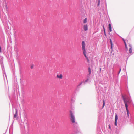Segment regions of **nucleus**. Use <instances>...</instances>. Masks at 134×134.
<instances>
[{
    "label": "nucleus",
    "mask_w": 134,
    "mask_h": 134,
    "mask_svg": "<svg viewBox=\"0 0 134 134\" xmlns=\"http://www.w3.org/2000/svg\"><path fill=\"white\" fill-rule=\"evenodd\" d=\"M74 114V112L73 111L70 110L69 114L70 119L72 123L73 124V125L75 128L74 131L71 134H77L79 133H80V130L78 127V124L76 122H75V118Z\"/></svg>",
    "instance_id": "1"
},
{
    "label": "nucleus",
    "mask_w": 134,
    "mask_h": 134,
    "mask_svg": "<svg viewBox=\"0 0 134 134\" xmlns=\"http://www.w3.org/2000/svg\"><path fill=\"white\" fill-rule=\"evenodd\" d=\"M122 98L124 101L125 104V106L126 110L127 115L128 116H129V111L128 109V103H131V101L129 98L126 95L122 94Z\"/></svg>",
    "instance_id": "2"
},
{
    "label": "nucleus",
    "mask_w": 134,
    "mask_h": 134,
    "mask_svg": "<svg viewBox=\"0 0 134 134\" xmlns=\"http://www.w3.org/2000/svg\"><path fill=\"white\" fill-rule=\"evenodd\" d=\"M82 50L83 51V54H84V56L86 58V59H87V58L88 57H87L86 54V51L85 48V43L84 41H82Z\"/></svg>",
    "instance_id": "3"
},
{
    "label": "nucleus",
    "mask_w": 134,
    "mask_h": 134,
    "mask_svg": "<svg viewBox=\"0 0 134 134\" xmlns=\"http://www.w3.org/2000/svg\"><path fill=\"white\" fill-rule=\"evenodd\" d=\"M89 77L88 75H87L86 79L85 81L83 80L82 81H81V82L79 83L77 86V87L76 88L77 89H78L80 87V86L82 85V84H85L88 82L89 80Z\"/></svg>",
    "instance_id": "4"
},
{
    "label": "nucleus",
    "mask_w": 134,
    "mask_h": 134,
    "mask_svg": "<svg viewBox=\"0 0 134 134\" xmlns=\"http://www.w3.org/2000/svg\"><path fill=\"white\" fill-rule=\"evenodd\" d=\"M118 119V117L117 115L116 114L115 116V126L117 125V121Z\"/></svg>",
    "instance_id": "5"
},
{
    "label": "nucleus",
    "mask_w": 134,
    "mask_h": 134,
    "mask_svg": "<svg viewBox=\"0 0 134 134\" xmlns=\"http://www.w3.org/2000/svg\"><path fill=\"white\" fill-rule=\"evenodd\" d=\"M83 29L85 31H86L88 30V27L87 25H85L84 26Z\"/></svg>",
    "instance_id": "6"
},
{
    "label": "nucleus",
    "mask_w": 134,
    "mask_h": 134,
    "mask_svg": "<svg viewBox=\"0 0 134 134\" xmlns=\"http://www.w3.org/2000/svg\"><path fill=\"white\" fill-rule=\"evenodd\" d=\"M108 29L110 32L112 31V27L111 24L110 23H109L108 24Z\"/></svg>",
    "instance_id": "7"
},
{
    "label": "nucleus",
    "mask_w": 134,
    "mask_h": 134,
    "mask_svg": "<svg viewBox=\"0 0 134 134\" xmlns=\"http://www.w3.org/2000/svg\"><path fill=\"white\" fill-rule=\"evenodd\" d=\"M18 114H17V111L16 109V112L15 114H14V119L15 120V118H17Z\"/></svg>",
    "instance_id": "8"
},
{
    "label": "nucleus",
    "mask_w": 134,
    "mask_h": 134,
    "mask_svg": "<svg viewBox=\"0 0 134 134\" xmlns=\"http://www.w3.org/2000/svg\"><path fill=\"white\" fill-rule=\"evenodd\" d=\"M109 40L111 44V49L113 48V42L111 39L110 38Z\"/></svg>",
    "instance_id": "9"
},
{
    "label": "nucleus",
    "mask_w": 134,
    "mask_h": 134,
    "mask_svg": "<svg viewBox=\"0 0 134 134\" xmlns=\"http://www.w3.org/2000/svg\"><path fill=\"white\" fill-rule=\"evenodd\" d=\"M75 98L74 97H73L71 99V102L72 104L75 101Z\"/></svg>",
    "instance_id": "10"
},
{
    "label": "nucleus",
    "mask_w": 134,
    "mask_h": 134,
    "mask_svg": "<svg viewBox=\"0 0 134 134\" xmlns=\"http://www.w3.org/2000/svg\"><path fill=\"white\" fill-rule=\"evenodd\" d=\"M57 77L60 79H62L63 77L62 75L61 74H60L59 75H57Z\"/></svg>",
    "instance_id": "11"
},
{
    "label": "nucleus",
    "mask_w": 134,
    "mask_h": 134,
    "mask_svg": "<svg viewBox=\"0 0 134 134\" xmlns=\"http://www.w3.org/2000/svg\"><path fill=\"white\" fill-rule=\"evenodd\" d=\"M103 31H104V35L105 36H107V35H106V33L105 30V29L103 25Z\"/></svg>",
    "instance_id": "12"
},
{
    "label": "nucleus",
    "mask_w": 134,
    "mask_h": 134,
    "mask_svg": "<svg viewBox=\"0 0 134 134\" xmlns=\"http://www.w3.org/2000/svg\"><path fill=\"white\" fill-rule=\"evenodd\" d=\"M88 72H89L88 76H89V75L91 74V70L90 67H89L88 68Z\"/></svg>",
    "instance_id": "13"
},
{
    "label": "nucleus",
    "mask_w": 134,
    "mask_h": 134,
    "mask_svg": "<svg viewBox=\"0 0 134 134\" xmlns=\"http://www.w3.org/2000/svg\"><path fill=\"white\" fill-rule=\"evenodd\" d=\"M132 48H130L129 49V53L130 54H131L132 53Z\"/></svg>",
    "instance_id": "14"
},
{
    "label": "nucleus",
    "mask_w": 134,
    "mask_h": 134,
    "mask_svg": "<svg viewBox=\"0 0 134 134\" xmlns=\"http://www.w3.org/2000/svg\"><path fill=\"white\" fill-rule=\"evenodd\" d=\"M97 1L98 3V4H97V6L99 7V6L100 4V0H97Z\"/></svg>",
    "instance_id": "15"
},
{
    "label": "nucleus",
    "mask_w": 134,
    "mask_h": 134,
    "mask_svg": "<svg viewBox=\"0 0 134 134\" xmlns=\"http://www.w3.org/2000/svg\"><path fill=\"white\" fill-rule=\"evenodd\" d=\"M87 18H85L83 20V23H85L87 22Z\"/></svg>",
    "instance_id": "16"
},
{
    "label": "nucleus",
    "mask_w": 134,
    "mask_h": 134,
    "mask_svg": "<svg viewBox=\"0 0 134 134\" xmlns=\"http://www.w3.org/2000/svg\"><path fill=\"white\" fill-rule=\"evenodd\" d=\"M103 106H102V107L103 108L105 105V101L104 100H103Z\"/></svg>",
    "instance_id": "17"
},
{
    "label": "nucleus",
    "mask_w": 134,
    "mask_h": 134,
    "mask_svg": "<svg viewBox=\"0 0 134 134\" xmlns=\"http://www.w3.org/2000/svg\"><path fill=\"white\" fill-rule=\"evenodd\" d=\"M123 41L124 42V44H125V45H127V44L125 41L124 40V39H123Z\"/></svg>",
    "instance_id": "18"
},
{
    "label": "nucleus",
    "mask_w": 134,
    "mask_h": 134,
    "mask_svg": "<svg viewBox=\"0 0 134 134\" xmlns=\"http://www.w3.org/2000/svg\"><path fill=\"white\" fill-rule=\"evenodd\" d=\"M121 68H119V71L118 72V75H119L120 74V71H121Z\"/></svg>",
    "instance_id": "19"
},
{
    "label": "nucleus",
    "mask_w": 134,
    "mask_h": 134,
    "mask_svg": "<svg viewBox=\"0 0 134 134\" xmlns=\"http://www.w3.org/2000/svg\"><path fill=\"white\" fill-rule=\"evenodd\" d=\"M129 47H130V48H132V46L131 44H129Z\"/></svg>",
    "instance_id": "20"
},
{
    "label": "nucleus",
    "mask_w": 134,
    "mask_h": 134,
    "mask_svg": "<svg viewBox=\"0 0 134 134\" xmlns=\"http://www.w3.org/2000/svg\"><path fill=\"white\" fill-rule=\"evenodd\" d=\"M125 47L126 49L127 50H128V47H127V45H125Z\"/></svg>",
    "instance_id": "21"
},
{
    "label": "nucleus",
    "mask_w": 134,
    "mask_h": 134,
    "mask_svg": "<svg viewBox=\"0 0 134 134\" xmlns=\"http://www.w3.org/2000/svg\"><path fill=\"white\" fill-rule=\"evenodd\" d=\"M1 50H2L1 47V46H0V53L1 52V51H2Z\"/></svg>",
    "instance_id": "22"
},
{
    "label": "nucleus",
    "mask_w": 134,
    "mask_h": 134,
    "mask_svg": "<svg viewBox=\"0 0 134 134\" xmlns=\"http://www.w3.org/2000/svg\"><path fill=\"white\" fill-rule=\"evenodd\" d=\"M33 68V66H31V69H32Z\"/></svg>",
    "instance_id": "23"
},
{
    "label": "nucleus",
    "mask_w": 134,
    "mask_h": 134,
    "mask_svg": "<svg viewBox=\"0 0 134 134\" xmlns=\"http://www.w3.org/2000/svg\"><path fill=\"white\" fill-rule=\"evenodd\" d=\"M87 60V62H88L89 61V59L88 58H87V59H86Z\"/></svg>",
    "instance_id": "24"
},
{
    "label": "nucleus",
    "mask_w": 134,
    "mask_h": 134,
    "mask_svg": "<svg viewBox=\"0 0 134 134\" xmlns=\"http://www.w3.org/2000/svg\"><path fill=\"white\" fill-rule=\"evenodd\" d=\"M109 128L110 129H111V127L110 125H109Z\"/></svg>",
    "instance_id": "25"
},
{
    "label": "nucleus",
    "mask_w": 134,
    "mask_h": 134,
    "mask_svg": "<svg viewBox=\"0 0 134 134\" xmlns=\"http://www.w3.org/2000/svg\"><path fill=\"white\" fill-rule=\"evenodd\" d=\"M4 68V67H2V70H3V69Z\"/></svg>",
    "instance_id": "26"
},
{
    "label": "nucleus",
    "mask_w": 134,
    "mask_h": 134,
    "mask_svg": "<svg viewBox=\"0 0 134 134\" xmlns=\"http://www.w3.org/2000/svg\"><path fill=\"white\" fill-rule=\"evenodd\" d=\"M129 56H130V55H129V56H128V57L127 58H128L129 57Z\"/></svg>",
    "instance_id": "27"
},
{
    "label": "nucleus",
    "mask_w": 134,
    "mask_h": 134,
    "mask_svg": "<svg viewBox=\"0 0 134 134\" xmlns=\"http://www.w3.org/2000/svg\"><path fill=\"white\" fill-rule=\"evenodd\" d=\"M113 71H114V70L113 69Z\"/></svg>",
    "instance_id": "28"
}]
</instances>
